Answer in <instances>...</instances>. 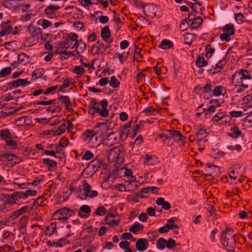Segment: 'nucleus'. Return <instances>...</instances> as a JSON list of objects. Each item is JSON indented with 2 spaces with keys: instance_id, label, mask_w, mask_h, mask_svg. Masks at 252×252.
<instances>
[{
  "instance_id": "49",
  "label": "nucleus",
  "mask_w": 252,
  "mask_h": 252,
  "mask_svg": "<svg viewBox=\"0 0 252 252\" xmlns=\"http://www.w3.org/2000/svg\"><path fill=\"white\" fill-rule=\"evenodd\" d=\"M231 35L228 33H223L220 35V39L222 41H229L230 39V36Z\"/></svg>"
},
{
  "instance_id": "41",
  "label": "nucleus",
  "mask_w": 252,
  "mask_h": 252,
  "mask_svg": "<svg viewBox=\"0 0 252 252\" xmlns=\"http://www.w3.org/2000/svg\"><path fill=\"white\" fill-rule=\"evenodd\" d=\"M65 124L64 123L61 126H60L57 130L55 131V134L56 135H60L63 133L65 131Z\"/></svg>"
},
{
  "instance_id": "57",
  "label": "nucleus",
  "mask_w": 252,
  "mask_h": 252,
  "mask_svg": "<svg viewBox=\"0 0 252 252\" xmlns=\"http://www.w3.org/2000/svg\"><path fill=\"white\" fill-rule=\"evenodd\" d=\"M129 45V42L126 40H123L120 43V48L122 50L126 49Z\"/></svg>"
},
{
  "instance_id": "64",
  "label": "nucleus",
  "mask_w": 252,
  "mask_h": 252,
  "mask_svg": "<svg viewBox=\"0 0 252 252\" xmlns=\"http://www.w3.org/2000/svg\"><path fill=\"white\" fill-rule=\"evenodd\" d=\"M122 238L124 239L129 240L132 238V235L130 233H124L122 234Z\"/></svg>"
},
{
  "instance_id": "42",
  "label": "nucleus",
  "mask_w": 252,
  "mask_h": 252,
  "mask_svg": "<svg viewBox=\"0 0 252 252\" xmlns=\"http://www.w3.org/2000/svg\"><path fill=\"white\" fill-rule=\"evenodd\" d=\"M202 18L201 17H198L195 18L193 21H192V25L193 28L197 27L198 26L201 25L202 22Z\"/></svg>"
},
{
  "instance_id": "31",
  "label": "nucleus",
  "mask_w": 252,
  "mask_h": 252,
  "mask_svg": "<svg viewBox=\"0 0 252 252\" xmlns=\"http://www.w3.org/2000/svg\"><path fill=\"white\" fill-rule=\"evenodd\" d=\"M109 84L111 87L116 88L119 86L120 82L115 76H112L110 78Z\"/></svg>"
},
{
  "instance_id": "59",
  "label": "nucleus",
  "mask_w": 252,
  "mask_h": 252,
  "mask_svg": "<svg viewBox=\"0 0 252 252\" xmlns=\"http://www.w3.org/2000/svg\"><path fill=\"white\" fill-rule=\"evenodd\" d=\"M109 83V80L108 78L104 77L100 79L98 82L99 84L101 86H103Z\"/></svg>"
},
{
  "instance_id": "27",
  "label": "nucleus",
  "mask_w": 252,
  "mask_h": 252,
  "mask_svg": "<svg viewBox=\"0 0 252 252\" xmlns=\"http://www.w3.org/2000/svg\"><path fill=\"white\" fill-rule=\"evenodd\" d=\"M58 102L57 99H52L49 101H35V103L38 105H48L53 104V106H56V103Z\"/></svg>"
},
{
  "instance_id": "50",
  "label": "nucleus",
  "mask_w": 252,
  "mask_h": 252,
  "mask_svg": "<svg viewBox=\"0 0 252 252\" xmlns=\"http://www.w3.org/2000/svg\"><path fill=\"white\" fill-rule=\"evenodd\" d=\"M47 244L49 247H53L54 246L56 248L58 247H62L63 246V245L61 243H59V242H54V243H52L51 241L49 240L46 242Z\"/></svg>"
},
{
  "instance_id": "35",
  "label": "nucleus",
  "mask_w": 252,
  "mask_h": 252,
  "mask_svg": "<svg viewBox=\"0 0 252 252\" xmlns=\"http://www.w3.org/2000/svg\"><path fill=\"white\" fill-rule=\"evenodd\" d=\"M21 193L23 194L22 198H25L29 195L34 196L36 194V191L35 190H27L25 192L20 191Z\"/></svg>"
},
{
  "instance_id": "10",
  "label": "nucleus",
  "mask_w": 252,
  "mask_h": 252,
  "mask_svg": "<svg viewBox=\"0 0 252 252\" xmlns=\"http://www.w3.org/2000/svg\"><path fill=\"white\" fill-rule=\"evenodd\" d=\"M43 162L44 164L48 166V168L50 171H53L57 168V164L56 162L50 158H47L44 159Z\"/></svg>"
},
{
  "instance_id": "2",
  "label": "nucleus",
  "mask_w": 252,
  "mask_h": 252,
  "mask_svg": "<svg viewBox=\"0 0 252 252\" xmlns=\"http://www.w3.org/2000/svg\"><path fill=\"white\" fill-rule=\"evenodd\" d=\"M149 247V242L147 239L144 238H140L137 240L135 244V247L139 252H144Z\"/></svg>"
},
{
  "instance_id": "14",
  "label": "nucleus",
  "mask_w": 252,
  "mask_h": 252,
  "mask_svg": "<svg viewBox=\"0 0 252 252\" xmlns=\"http://www.w3.org/2000/svg\"><path fill=\"white\" fill-rule=\"evenodd\" d=\"M156 203L159 206H162L163 209L168 210L170 208V205L167 202L164 200L162 197H159L156 200Z\"/></svg>"
},
{
  "instance_id": "43",
  "label": "nucleus",
  "mask_w": 252,
  "mask_h": 252,
  "mask_svg": "<svg viewBox=\"0 0 252 252\" xmlns=\"http://www.w3.org/2000/svg\"><path fill=\"white\" fill-rule=\"evenodd\" d=\"M223 87L221 86H217L213 91V94L215 96H219L222 94Z\"/></svg>"
},
{
  "instance_id": "16",
  "label": "nucleus",
  "mask_w": 252,
  "mask_h": 252,
  "mask_svg": "<svg viewBox=\"0 0 252 252\" xmlns=\"http://www.w3.org/2000/svg\"><path fill=\"white\" fill-rule=\"evenodd\" d=\"M31 83L28 81V79H18L12 81L13 86L15 88L21 86H25L30 84Z\"/></svg>"
},
{
  "instance_id": "23",
  "label": "nucleus",
  "mask_w": 252,
  "mask_h": 252,
  "mask_svg": "<svg viewBox=\"0 0 252 252\" xmlns=\"http://www.w3.org/2000/svg\"><path fill=\"white\" fill-rule=\"evenodd\" d=\"M167 241L165 239L160 237L157 241V247L159 250H163L166 247Z\"/></svg>"
},
{
  "instance_id": "6",
  "label": "nucleus",
  "mask_w": 252,
  "mask_h": 252,
  "mask_svg": "<svg viewBox=\"0 0 252 252\" xmlns=\"http://www.w3.org/2000/svg\"><path fill=\"white\" fill-rule=\"evenodd\" d=\"M23 194L21 193L20 191H18L12 193L11 195H9L7 196L5 203L6 204H12L16 202V201L22 197Z\"/></svg>"
},
{
  "instance_id": "38",
  "label": "nucleus",
  "mask_w": 252,
  "mask_h": 252,
  "mask_svg": "<svg viewBox=\"0 0 252 252\" xmlns=\"http://www.w3.org/2000/svg\"><path fill=\"white\" fill-rule=\"evenodd\" d=\"M206 130L203 128H200L199 131L197 133V137L198 140L201 141L206 136Z\"/></svg>"
},
{
  "instance_id": "52",
  "label": "nucleus",
  "mask_w": 252,
  "mask_h": 252,
  "mask_svg": "<svg viewBox=\"0 0 252 252\" xmlns=\"http://www.w3.org/2000/svg\"><path fill=\"white\" fill-rule=\"evenodd\" d=\"M230 115L232 117L237 118L242 116L243 113L241 111H232L230 112Z\"/></svg>"
},
{
  "instance_id": "55",
  "label": "nucleus",
  "mask_w": 252,
  "mask_h": 252,
  "mask_svg": "<svg viewBox=\"0 0 252 252\" xmlns=\"http://www.w3.org/2000/svg\"><path fill=\"white\" fill-rule=\"evenodd\" d=\"M164 141H165V143L167 144V145H172L173 141H172L171 135H165Z\"/></svg>"
},
{
  "instance_id": "32",
  "label": "nucleus",
  "mask_w": 252,
  "mask_h": 252,
  "mask_svg": "<svg viewBox=\"0 0 252 252\" xmlns=\"http://www.w3.org/2000/svg\"><path fill=\"white\" fill-rule=\"evenodd\" d=\"M106 212V209L103 206H99L97 208L95 211V215L101 216L104 215Z\"/></svg>"
},
{
  "instance_id": "4",
  "label": "nucleus",
  "mask_w": 252,
  "mask_h": 252,
  "mask_svg": "<svg viewBox=\"0 0 252 252\" xmlns=\"http://www.w3.org/2000/svg\"><path fill=\"white\" fill-rule=\"evenodd\" d=\"M92 187L85 180L83 181V189L86 192L90 198H94L97 196L98 193L96 190H91Z\"/></svg>"
},
{
  "instance_id": "29",
  "label": "nucleus",
  "mask_w": 252,
  "mask_h": 252,
  "mask_svg": "<svg viewBox=\"0 0 252 252\" xmlns=\"http://www.w3.org/2000/svg\"><path fill=\"white\" fill-rule=\"evenodd\" d=\"M193 35L192 33H187L184 35L185 43L190 45L193 40Z\"/></svg>"
},
{
  "instance_id": "8",
  "label": "nucleus",
  "mask_w": 252,
  "mask_h": 252,
  "mask_svg": "<svg viewBox=\"0 0 252 252\" xmlns=\"http://www.w3.org/2000/svg\"><path fill=\"white\" fill-rule=\"evenodd\" d=\"M101 105L102 109H100V116L106 118L109 115L108 111L107 109L108 106V101L106 99H103L99 103V105Z\"/></svg>"
},
{
  "instance_id": "21",
  "label": "nucleus",
  "mask_w": 252,
  "mask_h": 252,
  "mask_svg": "<svg viewBox=\"0 0 252 252\" xmlns=\"http://www.w3.org/2000/svg\"><path fill=\"white\" fill-rule=\"evenodd\" d=\"M223 32L224 33H228L230 35L234 33V26L232 24H226L223 28Z\"/></svg>"
},
{
  "instance_id": "62",
  "label": "nucleus",
  "mask_w": 252,
  "mask_h": 252,
  "mask_svg": "<svg viewBox=\"0 0 252 252\" xmlns=\"http://www.w3.org/2000/svg\"><path fill=\"white\" fill-rule=\"evenodd\" d=\"M201 89L204 93H207L211 90V85L210 84H207Z\"/></svg>"
},
{
  "instance_id": "40",
  "label": "nucleus",
  "mask_w": 252,
  "mask_h": 252,
  "mask_svg": "<svg viewBox=\"0 0 252 252\" xmlns=\"http://www.w3.org/2000/svg\"><path fill=\"white\" fill-rule=\"evenodd\" d=\"M239 74L241 75L242 77L240 78L241 81H242L243 79H251V77L248 74V73L246 70L242 69Z\"/></svg>"
},
{
  "instance_id": "26",
  "label": "nucleus",
  "mask_w": 252,
  "mask_h": 252,
  "mask_svg": "<svg viewBox=\"0 0 252 252\" xmlns=\"http://www.w3.org/2000/svg\"><path fill=\"white\" fill-rule=\"evenodd\" d=\"M12 68L10 66L3 68L0 71V78L4 77L10 74L11 72Z\"/></svg>"
},
{
  "instance_id": "9",
  "label": "nucleus",
  "mask_w": 252,
  "mask_h": 252,
  "mask_svg": "<svg viewBox=\"0 0 252 252\" xmlns=\"http://www.w3.org/2000/svg\"><path fill=\"white\" fill-rule=\"evenodd\" d=\"M228 135L234 139L237 138L240 136H243L242 132L236 126L231 127L230 132L228 133Z\"/></svg>"
},
{
  "instance_id": "51",
  "label": "nucleus",
  "mask_w": 252,
  "mask_h": 252,
  "mask_svg": "<svg viewBox=\"0 0 252 252\" xmlns=\"http://www.w3.org/2000/svg\"><path fill=\"white\" fill-rule=\"evenodd\" d=\"M244 18V16L242 13H240L235 14V19L239 24L243 22Z\"/></svg>"
},
{
  "instance_id": "17",
  "label": "nucleus",
  "mask_w": 252,
  "mask_h": 252,
  "mask_svg": "<svg viewBox=\"0 0 252 252\" xmlns=\"http://www.w3.org/2000/svg\"><path fill=\"white\" fill-rule=\"evenodd\" d=\"M173 43L170 40L167 39H163L158 47L163 49H167L173 47Z\"/></svg>"
},
{
  "instance_id": "61",
  "label": "nucleus",
  "mask_w": 252,
  "mask_h": 252,
  "mask_svg": "<svg viewBox=\"0 0 252 252\" xmlns=\"http://www.w3.org/2000/svg\"><path fill=\"white\" fill-rule=\"evenodd\" d=\"M138 219L140 221L142 222H145L147 220V216L145 213H142L140 214L138 217Z\"/></svg>"
},
{
  "instance_id": "13",
  "label": "nucleus",
  "mask_w": 252,
  "mask_h": 252,
  "mask_svg": "<svg viewBox=\"0 0 252 252\" xmlns=\"http://www.w3.org/2000/svg\"><path fill=\"white\" fill-rule=\"evenodd\" d=\"M143 228V225L140 224L138 222H135L132 225H131L129 229V231L134 233L137 234L138 232Z\"/></svg>"
},
{
  "instance_id": "54",
  "label": "nucleus",
  "mask_w": 252,
  "mask_h": 252,
  "mask_svg": "<svg viewBox=\"0 0 252 252\" xmlns=\"http://www.w3.org/2000/svg\"><path fill=\"white\" fill-rule=\"evenodd\" d=\"M222 114L221 113L216 114L215 116L213 118V120L214 121H216L218 122L219 120H221L222 121L223 119L225 117L223 115H221Z\"/></svg>"
},
{
  "instance_id": "11",
  "label": "nucleus",
  "mask_w": 252,
  "mask_h": 252,
  "mask_svg": "<svg viewBox=\"0 0 252 252\" xmlns=\"http://www.w3.org/2000/svg\"><path fill=\"white\" fill-rule=\"evenodd\" d=\"M10 21H7L6 22H3L2 24V30L0 32L1 35H5L10 33L12 30V27L11 25H7Z\"/></svg>"
},
{
  "instance_id": "28",
  "label": "nucleus",
  "mask_w": 252,
  "mask_h": 252,
  "mask_svg": "<svg viewBox=\"0 0 252 252\" xmlns=\"http://www.w3.org/2000/svg\"><path fill=\"white\" fill-rule=\"evenodd\" d=\"M64 104L65 108L67 110L70 109V101L69 97L67 96H61L59 98Z\"/></svg>"
},
{
  "instance_id": "1",
  "label": "nucleus",
  "mask_w": 252,
  "mask_h": 252,
  "mask_svg": "<svg viewBox=\"0 0 252 252\" xmlns=\"http://www.w3.org/2000/svg\"><path fill=\"white\" fill-rule=\"evenodd\" d=\"M89 113L92 116H94L97 113L100 116V108L99 107V102L93 99L89 105Z\"/></svg>"
},
{
  "instance_id": "15",
  "label": "nucleus",
  "mask_w": 252,
  "mask_h": 252,
  "mask_svg": "<svg viewBox=\"0 0 252 252\" xmlns=\"http://www.w3.org/2000/svg\"><path fill=\"white\" fill-rule=\"evenodd\" d=\"M60 8V7L56 5H50L48 6L45 9L44 12L47 15H51Z\"/></svg>"
},
{
  "instance_id": "45",
  "label": "nucleus",
  "mask_w": 252,
  "mask_h": 252,
  "mask_svg": "<svg viewBox=\"0 0 252 252\" xmlns=\"http://www.w3.org/2000/svg\"><path fill=\"white\" fill-rule=\"evenodd\" d=\"M94 155L90 151H86L85 154L82 157V159L86 160H90L93 158Z\"/></svg>"
},
{
  "instance_id": "36",
  "label": "nucleus",
  "mask_w": 252,
  "mask_h": 252,
  "mask_svg": "<svg viewBox=\"0 0 252 252\" xmlns=\"http://www.w3.org/2000/svg\"><path fill=\"white\" fill-rule=\"evenodd\" d=\"M206 57L209 59L215 51L214 48H211L210 45H207L206 47Z\"/></svg>"
},
{
  "instance_id": "60",
  "label": "nucleus",
  "mask_w": 252,
  "mask_h": 252,
  "mask_svg": "<svg viewBox=\"0 0 252 252\" xmlns=\"http://www.w3.org/2000/svg\"><path fill=\"white\" fill-rule=\"evenodd\" d=\"M129 243L127 241H124L119 243V247L122 249H125L129 245Z\"/></svg>"
},
{
  "instance_id": "37",
  "label": "nucleus",
  "mask_w": 252,
  "mask_h": 252,
  "mask_svg": "<svg viewBox=\"0 0 252 252\" xmlns=\"http://www.w3.org/2000/svg\"><path fill=\"white\" fill-rule=\"evenodd\" d=\"M216 110V106L214 105H211L208 109H203V112L205 113V115H210L212 113L215 112Z\"/></svg>"
},
{
  "instance_id": "63",
  "label": "nucleus",
  "mask_w": 252,
  "mask_h": 252,
  "mask_svg": "<svg viewBox=\"0 0 252 252\" xmlns=\"http://www.w3.org/2000/svg\"><path fill=\"white\" fill-rule=\"evenodd\" d=\"M154 111L155 109L152 107H148L144 109L143 112L147 115H150Z\"/></svg>"
},
{
  "instance_id": "58",
  "label": "nucleus",
  "mask_w": 252,
  "mask_h": 252,
  "mask_svg": "<svg viewBox=\"0 0 252 252\" xmlns=\"http://www.w3.org/2000/svg\"><path fill=\"white\" fill-rule=\"evenodd\" d=\"M99 21L102 24H105L109 21V18L107 16H101L98 17Z\"/></svg>"
},
{
  "instance_id": "39",
  "label": "nucleus",
  "mask_w": 252,
  "mask_h": 252,
  "mask_svg": "<svg viewBox=\"0 0 252 252\" xmlns=\"http://www.w3.org/2000/svg\"><path fill=\"white\" fill-rule=\"evenodd\" d=\"M28 30L30 31H32V32L37 34H40L42 33L41 29L40 28L34 27L33 26H29Z\"/></svg>"
},
{
  "instance_id": "47",
  "label": "nucleus",
  "mask_w": 252,
  "mask_h": 252,
  "mask_svg": "<svg viewBox=\"0 0 252 252\" xmlns=\"http://www.w3.org/2000/svg\"><path fill=\"white\" fill-rule=\"evenodd\" d=\"M58 102L56 103V106H54L56 108L55 109H50V107L46 108L47 111H50L52 113H55L60 112L62 108L57 104Z\"/></svg>"
},
{
  "instance_id": "25",
  "label": "nucleus",
  "mask_w": 252,
  "mask_h": 252,
  "mask_svg": "<svg viewBox=\"0 0 252 252\" xmlns=\"http://www.w3.org/2000/svg\"><path fill=\"white\" fill-rule=\"evenodd\" d=\"M13 158L16 159L18 158V157L14 154H11L8 153H3L0 155V160H2L3 158H6L8 161H12Z\"/></svg>"
},
{
  "instance_id": "48",
  "label": "nucleus",
  "mask_w": 252,
  "mask_h": 252,
  "mask_svg": "<svg viewBox=\"0 0 252 252\" xmlns=\"http://www.w3.org/2000/svg\"><path fill=\"white\" fill-rule=\"evenodd\" d=\"M6 143L8 146L11 147L12 148L14 149L17 148V143L12 139V138L8 139L6 142Z\"/></svg>"
},
{
  "instance_id": "53",
  "label": "nucleus",
  "mask_w": 252,
  "mask_h": 252,
  "mask_svg": "<svg viewBox=\"0 0 252 252\" xmlns=\"http://www.w3.org/2000/svg\"><path fill=\"white\" fill-rule=\"evenodd\" d=\"M189 24L188 23L187 19H185L183 21V22L181 23L180 29L184 31V30H186L189 27Z\"/></svg>"
},
{
  "instance_id": "46",
  "label": "nucleus",
  "mask_w": 252,
  "mask_h": 252,
  "mask_svg": "<svg viewBox=\"0 0 252 252\" xmlns=\"http://www.w3.org/2000/svg\"><path fill=\"white\" fill-rule=\"evenodd\" d=\"M176 245L175 241L172 238H169L167 241L166 247L169 249H172Z\"/></svg>"
},
{
  "instance_id": "56",
  "label": "nucleus",
  "mask_w": 252,
  "mask_h": 252,
  "mask_svg": "<svg viewBox=\"0 0 252 252\" xmlns=\"http://www.w3.org/2000/svg\"><path fill=\"white\" fill-rule=\"evenodd\" d=\"M74 72L77 74H81L84 72V68L81 66H76L74 67Z\"/></svg>"
},
{
  "instance_id": "5",
  "label": "nucleus",
  "mask_w": 252,
  "mask_h": 252,
  "mask_svg": "<svg viewBox=\"0 0 252 252\" xmlns=\"http://www.w3.org/2000/svg\"><path fill=\"white\" fill-rule=\"evenodd\" d=\"M91 212V207L87 205H82L78 212V216L82 218H87Z\"/></svg>"
},
{
  "instance_id": "3",
  "label": "nucleus",
  "mask_w": 252,
  "mask_h": 252,
  "mask_svg": "<svg viewBox=\"0 0 252 252\" xmlns=\"http://www.w3.org/2000/svg\"><path fill=\"white\" fill-rule=\"evenodd\" d=\"M22 0H6L4 2V6L8 8H12L16 10L23 6V4H20L19 1Z\"/></svg>"
},
{
  "instance_id": "33",
  "label": "nucleus",
  "mask_w": 252,
  "mask_h": 252,
  "mask_svg": "<svg viewBox=\"0 0 252 252\" xmlns=\"http://www.w3.org/2000/svg\"><path fill=\"white\" fill-rule=\"evenodd\" d=\"M150 189L149 187L143 188L140 191V192L136 193L135 195L137 197H139L141 198H144L145 197L144 194L148 193L150 192Z\"/></svg>"
},
{
  "instance_id": "20",
  "label": "nucleus",
  "mask_w": 252,
  "mask_h": 252,
  "mask_svg": "<svg viewBox=\"0 0 252 252\" xmlns=\"http://www.w3.org/2000/svg\"><path fill=\"white\" fill-rule=\"evenodd\" d=\"M195 64L199 68L205 66L208 64V62L206 61L203 57L198 56L196 60Z\"/></svg>"
},
{
  "instance_id": "19",
  "label": "nucleus",
  "mask_w": 252,
  "mask_h": 252,
  "mask_svg": "<svg viewBox=\"0 0 252 252\" xmlns=\"http://www.w3.org/2000/svg\"><path fill=\"white\" fill-rule=\"evenodd\" d=\"M57 213H59L60 215L62 216V217H60L59 218V220H66L68 219V209L67 208H63L61 209H59L57 212Z\"/></svg>"
},
{
  "instance_id": "18",
  "label": "nucleus",
  "mask_w": 252,
  "mask_h": 252,
  "mask_svg": "<svg viewBox=\"0 0 252 252\" xmlns=\"http://www.w3.org/2000/svg\"><path fill=\"white\" fill-rule=\"evenodd\" d=\"M168 131L170 132L171 136H172L173 137H177L180 141L182 142L185 140V138L180 131L171 129L168 130Z\"/></svg>"
},
{
  "instance_id": "44",
  "label": "nucleus",
  "mask_w": 252,
  "mask_h": 252,
  "mask_svg": "<svg viewBox=\"0 0 252 252\" xmlns=\"http://www.w3.org/2000/svg\"><path fill=\"white\" fill-rule=\"evenodd\" d=\"M40 21H38L37 24L40 25L44 29H46L52 26V23L47 20L44 19L42 21V24H40Z\"/></svg>"
},
{
  "instance_id": "12",
  "label": "nucleus",
  "mask_w": 252,
  "mask_h": 252,
  "mask_svg": "<svg viewBox=\"0 0 252 252\" xmlns=\"http://www.w3.org/2000/svg\"><path fill=\"white\" fill-rule=\"evenodd\" d=\"M19 63L26 65L30 62L29 57L25 53H22L18 56Z\"/></svg>"
},
{
  "instance_id": "34",
  "label": "nucleus",
  "mask_w": 252,
  "mask_h": 252,
  "mask_svg": "<svg viewBox=\"0 0 252 252\" xmlns=\"http://www.w3.org/2000/svg\"><path fill=\"white\" fill-rule=\"evenodd\" d=\"M114 217L113 215H110L106 217V220L107 221V223L110 224L117 225L119 223L118 220L113 219Z\"/></svg>"
},
{
  "instance_id": "24",
  "label": "nucleus",
  "mask_w": 252,
  "mask_h": 252,
  "mask_svg": "<svg viewBox=\"0 0 252 252\" xmlns=\"http://www.w3.org/2000/svg\"><path fill=\"white\" fill-rule=\"evenodd\" d=\"M0 136L1 138L5 140V142L8 140V139L13 138V136L10 133L9 130H1L0 131Z\"/></svg>"
},
{
  "instance_id": "30",
  "label": "nucleus",
  "mask_w": 252,
  "mask_h": 252,
  "mask_svg": "<svg viewBox=\"0 0 252 252\" xmlns=\"http://www.w3.org/2000/svg\"><path fill=\"white\" fill-rule=\"evenodd\" d=\"M174 219L171 218L167 220L166 223V225H167L168 228L169 229H174L178 228V226L176 224H174Z\"/></svg>"
},
{
  "instance_id": "22",
  "label": "nucleus",
  "mask_w": 252,
  "mask_h": 252,
  "mask_svg": "<svg viewBox=\"0 0 252 252\" xmlns=\"http://www.w3.org/2000/svg\"><path fill=\"white\" fill-rule=\"evenodd\" d=\"M142 7L143 9V11L145 14L147 12H155L156 9H157L156 6L154 4H144L142 6Z\"/></svg>"
},
{
  "instance_id": "7",
  "label": "nucleus",
  "mask_w": 252,
  "mask_h": 252,
  "mask_svg": "<svg viewBox=\"0 0 252 252\" xmlns=\"http://www.w3.org/2000/svg\"><path fill=\"white\" fill-rule=\"evenodd\" d=\"M101 35L104 40L108 44L112 42V38L110 39V31L108 26H105L101 29Z\"/></svg>"
}]
</instances>
